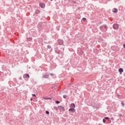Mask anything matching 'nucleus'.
Listing matches in <instances>:
<instances>
[{
  "mask_svg": "<svg viewBox=\"0 0 125 125\" xmlns=\"http://www.w3.org/2000/svg\"><path fill=\"white\" fill-rule=\"evenodd\" d=\"M59 103H60V102L58 101H57L56 102V104H59Z\"/></svg>",
  "mask_w": 125,
  "mask_h": 125,
  "instance_id": "nucleus-16",
  "label": "nucleus"
},
{
  "mask_svg": "<svg viewBox=\"0 0 125 125\" xmlns=\"http://www.w3.org/2000/svg\"><path fill=\"white\" fill-rule=\"evenodd\" d=\"M121 104H122L123 107H124L125 106V104L124 103V102H122Z\"/></svg>",
  "mask_w": 125,
  "mask_h": 125,
  "instance_id": "nucleus-17",
  "label": "nucleus"
},
{
  "mask_svg": "<svg viewBox=\"0 0 125 125\" xmlns=\"http://www.w3.org/2000/svg\"><path fill=\"white\" fill-rule=\"evenodd\" d=\"M38 27L40 31H42V30L43 29V25H42V23H39L38 25Z\"/></svg>",
  "mask_w": 125,
  "mask_h": 125,
  "instance_id": "nucleus-1",
  "label": "nucleus"
},
{
  "mask_svg": "<svg viewBox=\"0 0 125 125\" xmlns=\"http://www.w3.org/2000/svg\"><path fill=\"white\" fill-rule=\"evenodd\" d=\"M70 108H76V105H75V104L72 103L70 104Z\"/></svg>",
  "mask_w": 125,
  "mask_h": 125,
  "instance_id": "nucleus-9",
  "label": "nucleus"
},
{
  "mask_svg": "<svg viewBox=\"0 0 125 125\" xmlns=\"http://www.w3.org/2000/svg\"><path fill=\"white\" fill-rule=\"evenodd\" d=\"M123 47H124V48H125V43L124 44H123Z\"/></svg>",
  "mask_w": 125,
  "mask_h": 125,
  "instance_id": "nucleus-27",
  "label": "nucleus"
},
{
  "mask_svg": "<svg viewBox=\"0 0 125 125\" xmlns=\"http://www.w3.org/2000/svg\"><path fill=\"white\" fill-rule=\"evenodd\" d=\"M45 113H46V114H47V115H49V111H45Z\"/></svg>",
  "mask_w": 125,
  "mask_h": 125,
  "instance_id": "nucleus-15",
  "label": "nucleus"
},
{
  "mask_svg": "<svg viewBox=\"0 0 125 125\" xmlns=\"http://www.w3.org/2000/svg\"><path fill=\"white\" fill-rule=\"evenodd\" d=\"M113 28L114 30H117V29H119V24L117 23L113 24Z\"/></svg>",
  "mask_w": 125,
  "mask_h": 125,
  "instance_id": "nucleus-3",
  "label": "nucleus"
},
{
  "mask_svg": "<svg viewBox=\"0 0 125 125\" xmlns=\"http://www.w3.org/2000/svg\"><path fill=\"white\" fill-rule=\"evenodd\" d=\"M118 117H122V114L118 115Z\"/></svg>",
  "mask_w": 125,
  "mask_h": 125,
  "instance_id": "nucleus-25",
  "label": "nucleus"
},
{
  "mask_svg": "<svg viewBox=\"0 0 125 125\" xmlns=\"http://www.w3.org/2000/svg\"><path fill=\"white\" fill-rule=\"evenodd\" d=\"M31 101H33V98L30 99Z\"/></svg>",
  "mask_w": 125,
  "mask_h": 125,
  "instance_id": "nucleus-29",
  "label": "nucleus"
},
{
  "mask_svg": "<svg viewBox=\"0 0 125 125\" xmlns=\"http://www.w3.org/2000/svg\"><path fill=\"white\" fill-rule=\"evenodd\" d=\"M63 98H64V99H66V98H67V95H64L63 96Z\"/></svg>",
  "mask_w": 125,
  "mask_h": 125,
  "instance_id": "nucleus-14",
  "label": "nucleus"
},
{
  "mask_svg": "<svg viewBox=\"0 0 125 125\" xmlns=\"http://www.w3.org/2000/svg\"><path fill=\"white\" fill-rule=\"evenodd\" d=\"M104 28L105 29H107V28H108V27L107 26V25H105V26H104Z\"/></svg>",
  "mask_w": 125,
  "mask_h": 125,
  "instance_id": "nucleus-23",
  "label": "nucleus"
},
{
  "mask_svg": "<svg viewBox=\"0 0 125 125\" xmlns=\"http://www.w3.org/2000/svg\"><path fill=\"white\" fill-rule=\"evenodd\" d=\"M39 5L41 8H44L45 7V4L43 2H40Z\"/></svg>",
  "mask_w": 125,
  "mask_h": 125,
  "instance_id": "nucleus-2",
  "label": "nucleus"
},
{
  "mask_svg": "<svg viewBox=\"0 0 125 125\" xmlns=\"http://www.w3.org/2000/svg\"><path fill=\"white\" fill-rule=\"evenodd\" d=\"M55 52L56 53H58V54H59V53H60V52H57V50H55Z\"/></svg>",
  "mask_w": 125,
  "mask_h": 125,
  "instance_id": "nucleus-18",
  "label": "nucleus"
},
{
  "mask_svg": "<svg viewBox=\"0 0 125 125\" xmlns=\"http://www.w3.org/2000/svg\"><path fill=\"white\" fill-rule=\"evenodd\" d=\"M112 12H113V13H117V12H118V9H117L116 8H113L112 10Z\"/></svg>",
  "mask_w": 125,
  "mask_h": 125,
  "instance_id": "nucleus-10",
  "label": "nucleus"
},
{
  "mask_svg": "<svg viewBox=\"0 0 125 125\" xmlns=\"http://www.w3.org/2000/svg\"><path fill=\"white\" fill-rule=\"evenodd\" d=\"M47 48H48L49 49H50L51 48V46H50V45H48L47 46Z\"/></svg>",
  "mask_w": 125,
  "mask_h": 125,
  "instance_id": "nucleus-13",
  "label": "nucleus"
},
{
  "mask_svg": "<svg viewBox=\"0 0 125 125\" xmlns=\"http://www.w3.org/2000/svg\"><path fill=\"white\" fill-rule=\"evenodd\" d=\"M103 123H105L106 122V120L105 119H103Z\"/></svg>",
  "mask_w": 125,
  "mask_h": 125,
  "instance_id": "nucleus-22",
  "label": "nucleus"
},
{
  "mask_svg": "<svg viewBox=\"0 0 125 125\" xmlns=\"http://www.w3.org/2000/svg\"><path fill=\"white\" fill-rule=\"evenodd\" d=\"M118 71L120 73V75H122V73L124 72V69L120 68L119 69Z\"/></svg>",
  "mask_w": 125,
  "mask_h": 125,
  "instance_id": "nucleus-8",
  "label": "nucleus"
},
{
  "mask_svg": "<svg viewBox=\"0 0 125 125\" xmlns=\"http://www.w3.org/2000/svg\"><path fill=\"white\" fill-rule=\"evenodd\" d=\"M117 96H118V97H120V95L117 94Z\"/></svg>",
  "mask_w": 125,
  "mask_h": 125,
  "instance_id": "nucleus-30",
  "label": "nucleus"
},
{
  "mask_svg": "<svg viewBox=\"0 0 125 125\" xmlns=\"http://www.w3.org/2000/svg\"><path fill=\"white\" fill-rule=\"evenodd\" d=\"M104 119L105 120H109V117H105Z\"/></svg>",
  "mask_w": 125,
  "mask_h": 125,
  "instance_id": "nucleus-24",
  "label": "nucleus"
},
{
  "mask_svg": "<svg viewBox=\"0 0 125 125\" xmlns=\"http://www.w3.org/2000/svg\"><path fill=\"white\" fill-rule=\"evenodd\" d=\"M68 111L69 112H75V111H76V109H75V108H71L68 109Z\"/></svg>",
  "mask_w": 125,
  "mask_h": 125,
  "instance_id": "nucleus-11",
  "label": "nucleus"
},
{
  "mask_svg": "<svg viewBox=\"0 0 125 125\" xmlns=\"http://www.w3.org/2000/svg\"><path fill=\"white\" fill-rule=\"evenodd\" d=\"M50 75L51 76V77H53V76H54V74L53 73H51Z\"/></svg>",
  "mask_w": 125,
  "mask_h": 125,
  "instance_id": "nucleus-20",
  "label": "nucleus"
},
{
  "mask_svg": "<svg viewBox=\"0 0 125 125\" xmlns=\"http://www.w3.org/2000/svg\"><path fill=\"white\" fill-rule=\"evenodd\" d=\"M23 78L25 79V78L26 79H30V75L28 74H24L23 76Z\"/></svg>",
  "mask_w": 125,
  "mask_h": 125,
  "instance_id": "nucleus-5",
  "label": "nucleus"
},
{
  "mask_svg": "<svg viewBox=\"0 0 125 125\" xmlns=\"http://www.w3.org/2000/svg\"><path fill=\"white\" fill-rule=\"evenodd\" d=\"M83 21H85V20H86V19L85 18H83Z\"/></svg>",
  "mask_w": 125,
  "mask_h": 125,
  "instance_id": "nucleus-19",
  "label": "nucleus"
},
{
  "mask_svg": "<svg viewBox=\"0 0 125 125\" xmlns=\"http://www.w3.org/2000/svg\"><path fill=\"white\" fill-rule=\"evenodd\" d=\"M19 79L20 80H22V77H20Z\"/></svg>",
  "mask_w": 125,
  "mask_h": 125,
  "instance_id": "nucleus-28",
  "label": "nucleus"
},
{
  "mask_svg": "<svg viewBox=\"0 0 125 125\" xmlns=\"http://www.w3.org/2000/svg\"><path fill=\"white\" fill-rule=\"evenodd\" d=\"M58 108L59 109V110H60V111H64L65 110V108H64V107L60 105L58 106Z\"/></svg>",
  "mask_w": 125,
  "mask_h": 125,
  "instance_id": "nucleus-6",
  "label": "nucleus"
},
{
  "mask_svg": "<svg viewBox=\"0 0 125 125\" xmlns=\"http://www.w3.org/2000/svg\"><path fill=\"white\" fill-rule=\"evenodd\" d=\"M41 11H40V10H36L35 11V13H36V14H39V13H40Z\"/></svg>",
  "mask_w": 125,
  "mask_h": 125,
  "instance_id": "nucleus-12",
  "label": "nucleus"
},
{
  "mask_svg": "<svg viewBox=\"0 0 125 125\" xmlns=\"http://www.w3.org/2000/svg\"><path fill=\"white\" fill-rule=\"evenodd\" d=\"M51 1H52V0H50Z\"/></svg>",
  "mask_w": 125,
  "mask_h": 125,
  "instance_id": "nucleus-31",
  "label": "nucleus"
},
{
  "mask_svg": "<svg viewBox=\"0 0 125 125\" xmlns=\"http://www.w3.org/2000/svg\"><path fill=\"white\" fill-rule=\"evenodd\" d=\"M32 96H34V97H36V94H33L32 95Z\"/></svg>",
  "mask_w": 125,
  "mask_h": 125,
  "instance_id": "nucleus-21",
  "label": "nucleus"
},
{
  "mask_svg": "<svg viewBox=\"0 0 125 125\" xmlns=\"http://www.w3.org/2000/svg\"><path fill=\"white\" fill-rule=\"evenodd\" d=\"M58 43L60 45H62L63 43H64V41L61 39H59L58 40Z\"/></svg>",
  "mask_w": 125,
  "mask_h": 125,
  "instance_id": "nucleus-4",
  "label": "nucleus"
},
{
  "mask_svg": "<svg viewBox=\"0 0 125 125\" xmlns=\"http://www.w3.org/2000/svg\"><path fill=\"white\" fill-rule=\"evenodd\" d=\"M49 77V76L46 74H43L42 77V78H43V79H48Z\"/></svg>",
  "mask_w": 125,
  "mask_h": 125,
  "instance_id": "nucleus-7",
  "label": "nucleus"
},
{
  "mask_svg": "<svg viewBox=\"0 0 125 125\" xmlns=\"http://www.w3.org/2000/svg\"><path fill=\"white\" fill-rule=\"evenodd\" d=\"M102 28H103L102 26H100V30H102Z\"/></svg>",
  "mask_w": 125,
  "mask_h": 125,
  "instance_id": "nucleus-26",
  "label": "nucleus"
}]
</instances>
